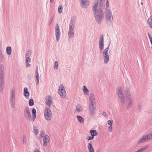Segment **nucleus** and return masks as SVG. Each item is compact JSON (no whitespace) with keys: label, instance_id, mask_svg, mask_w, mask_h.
Listing matches in <instances>:
<instances>
[{"label":"nucleus","instance_id":"13d9d810","mask_svg":"<svg viewBox=\"0 0 152 152\" xmlns=\"http://www.w3.org/2000/svg\"><path fill=\"white\" fill-rule=\"evenodd\" d=\"M151 125H152V123L151 124Z\"/></svg>","mask_w":152,"mask_h":152},{"label":"nucleus","instance_id":"2eb2a0df","mask_svg":"<svg viewBox=\"0 0 152 152\" xmlns=\"http://www.w3.org/2000/svg\"><path fill=\"white\" fill-rule=\"evenodd\" d=\"M75 17H74L71 18L69 25V28H74L75 22Z\"/></svg>","mask_w":152,"mask_h":152},{"label":"nucleus","instance_id":"412c9836","mask_svg":"<svg viewBox=\"0 0 152 152\" xmlns=\"http://www.w3.org/2000/svg\"><path fill=\"white\" fill-rule=\"evenodd\" d=\"M87 147L88 150V152H94V150L93 148L92 145L91 143H88Z\"/></svg>","mask_w":152,"mask_h":152},{"label":"nucleus","instance_id":"5701e85b","mask_svg":"<svg viewBox=\"0 0 152 152\" xmlns=\"http://www.w3.org/2000/svg\"><path fill=\"white\" fill-rule=\"evenodd\" d=\"M23 95L26 97L29 96V93L28 90V88L26 87H25L24 89Z\"/></svg>","mask_w":152,"mask_h":152},{"label":"nucleus","instance_id":"6e6552de","mask_svg":"<svg viewBox=\"0 0 152 152\" xmlns=\"http://www.w3.org/2000/svg\"><path fill=\"white\" fill-rule=\"evenodd\" d=\"M24 115L25 118L31 119V114L29 111V109L28 107H26L24 110Z\"/></svg>","mask_w":152,"mask_h":152},{"label":"nucleus","instance_id":"bb28decb","mask_svg":"<svg viewBox=\"0 0 152 152\" xmlns=\"http://www.w3.org/2000/svg\"><path fill=\"white\" fill-rule=\"evenodd\" d=\"M83 90L84 92V94L85 95H88L89 91L88 90L86 86H83Z\"/></svg>","mask_w":152,"mask_h":152},{"label":"nucleus","instance_id":"9d476101","mask_svg":"<svg viewBox=\"0 0 152 152\" xmlns=\"http://www.w3.org/2000/svg\"><path fill=\"white\" fill-rule=\"evenodd\" d=\"M80 3L81 6L83 8H86L89 6V1L88 0H81Z\"/></svg>","mask_w":152,"mask_h":152},{"label":"nucleus","instance_id":"2f4dec72","mask_svg":"<svg viewBox=\"0 0 152 152\" xmlns=\"http://www.w3.org/2000/svg\"><path fill=\"white\" fill-rule=\"evenodd\" d=\"M29 105L30 106H32L34 105V100L32 99H30L28 102Z\"/></svg>","mask_w":152,"mask_h":152},{"label":"nucleus","instance_id":"3c124183","mask_svg":"<svg viewBox=\"0 0 152 152\" xmlns=\"http://www.w3.org/2000/svg\"><path fill=\"white\" fill-rule=\"evenodd\" d=\"M102 114L103 116H104L105 117H106V116L107 115V114L105 113V112H103Z\"/></svg>","mask_w":152,"mask_h":152},{"label":"nucleus","instance_id":"393cba45","mask_svg":"<svg viewBox=\"0 0 152 152\" xmlns=\"http://www.w3.org/2000/svg\"><path fill=\"white\" fill-rule=\"evenodd\" d=\"M36 111L35 109L33 108L32 110V120L34 121L36 118Z\"/></svg>","mask_w":152,"mask_h":152},{"label":"nucleus","instance_id":"e433bc0d","mask_svg":"<svg viewBox=\"0 0 152 152\" xmlns=\"http://www.w3.org/2000/svg\"><path fill=\"white\" fill-rule=\"evenodd\" d=\"M147 147H146L141 148L137 151H136L137 152H142V151L145 150V149H147Z\"/></svg>","mask_w":152,"mask_h":152},{"label":"nucleus","instance_id":"37998d69","mask_svg":"<svg viewBox=\"0 0 152 152\" xmlns=\"http://www.w3.org/2000/svg\"><path fill=\"white\" fill-rule=\"evenodd\" d=\"M148 136V139H150L152 138V134L151 133L148 134V135H146Z\"/></svg>","mask_w":152,"mask_h":152},{"label":"nucleus","instance_id":"bf43d9fd","mask_svg":"<svg viewBox=\"0 0 152 152\" xmlns=\"http://www.w3.org/2000/svg\"><path fill=\"white\" fill-rule=\"evenodd\" d=\"M52 1V0H50V1Z\"/></svg>","mask_w":152,"mask_h":152},{"label":"nucleus","instance_id":"8fccbe9b","mask_svg":"<svg viewBox=\"0 0 152 152\" xmlns=\"http://www.w3.org/2000/svg\"><path fill=\"white\" fill-rule=\"evenodd\" d=\"M110 132H111L112 131V126H110V127H109L108 128Z\"/></svg>","mask_w":152,"mask_h":152},{"label":"nucleus","instance_id":"7c9ffc66","mask_svg":"<svg viewBox=\"0 0 152 152\" xmlns=\"http://www.w3.org/2000/svg\"><path fill=\"white\" fill-rule=\"evenodd\" d=\"M77 118L78 120L79 121L80 123L83 122L84 119L82 117H81V116H79V115H77Z\"/></svg>","mask_w":152,"mask_h":152},{"label":"nucleus","instance_id":"a18cd8bd","mask_svg":"<svg viewBox=\"0 0 152 152\" xmlns=\"http://www.w3.org/2000/svg\"><path fill=\"white\" fill-rule=\"evenodd\" d=\"M148 37L149 38V39L150 40V41H151V43L152 45V38L151 37L150 35L148 33Z\"/></svg>","mask_w":152,"mask_h":152},{"label":"nucleus","instance_id":"c03bdc74","mask_svg":"<svg viewBox=\"0 0 152 152\" xmlns=\"http://www.w3.org/2000/svg\"><path fill=\"white\" fill-rule=\"evenodd\" d=\"M30 57H26V62H30L31 59L29 58Z\"/></svg>","mask_w":152,"mask_h":152},{"label":"nucleus","instance_id":"39448f33","mask_svg":"<svg viewBox=\"0 0 152 152\" xmlns=\"http://www.w3.org/2000/svg\"><path fill=\"white\" fill-rule=\"evenodd\" d=\"M44 116L46 119L50 121L51 119L52 116V112L50 109L48 107H46L45 110Z\"/></svg>","mask_w":152,"mask_h":152},{"label":"nucleus","instance_id":"b1692460","mask_svg":"<svg viewBox=\"0 0 152 152\" xmlns=\"http://www.w3.org/2000/svg\"><path fill=\"white\" fill-rule=\"evenodd\" d=\"M12 48L10 47L7 46L6 48V52L7 54L8 55H10L12 53Z\"/></svg>","mask_w":152,"mask_h":152},{"label":"nucleus","instance_id":"f03ea898","mask_svg":"<svg viewBox=\"0 0 152 152\" xmlns=\"http://www.w3.org/2000/svg\"><path fill=\"white\" fill-rule=\"evenodd\" d=\"M4 66L2 64L0 65V92H2L4 88Z\"/></svg>","mask_w":152,"mask_h":152},{"label":"nucleus","instance_id":"f257e3e1","mask_svg":"<svg viewBox=\"0 0 152 152\" xmlns=\"http://www.w3.org/2000/svg\"><path fill=\"white\" fill-rule=\"evenodd\" d=\"M105 0H97L92 7L93 14L96 22L98 24L101 23L104 18V14L106 22L111 23L113 19L112 13L109 9H105L104 13L103 10L105 8Z\"/></svg>","mask_w":152,"mask_h":152},{"label":"nucleus","instance_id":"4c0bfd02","mask_svg":"<svg viewBox=\"0 0 152 152\" xmlns=\"http://www.w3.org/2000/svg\"><path fill=\"white\" fill-rule=\"evenodd\" d=\"M31 55V52L30 50L28 51L26 53V57H30Z\"/></svg>","mask_w":152,"mask_h":152},{"label":"nucleus","instance_id":"aec40b11","mask_svg":"<svg viewBox=\"0 0 152 152\" xmlns=\"http://www.w3.org/2000/svg\"><path fill=\"white\" fill-rule=\"evenodd\" d=\"M74 28H69L68 35L70 37H72L74 36Z\"/></svg>","mask_w":152,"mask_h":152},{"label":"nucleus","instance_id":"c756f323","mask_svg":"<svg viewBox=\"0 0 152 152\" xmlns=\"http://www.w3.org/2000/svg\"><path fill=\"white\" fill-rule=\"evenodd\" d=\"M110 43L109 44L107 47L104 50L103 52V55L108 54V52L109 50V47L110 45Z\"/></svg>","mask_w":152,"mask_h":152},{"label":"nucleus","instance_id":"ddd939ff","mask_svg":"<svg viewBox=\"0 0 152 152\" xmlns=\"http://www.w3.org/2000/svg\"><path fill=\"white\" fill-rule=\"evenodd\" d=\"M50 137L48 135H46L43 138V146L45 148L46 147L49 142Z\"/></svg>","mask_w":152,"mask_h":152},{"label":"nucleus","instance_id":"473e14b6","mask_svg":"<svg viewBox=\"0 0 152 152\" xmlns=\"http://www.w3.org/2000/svg\"><path fill=\"white\" fill-rule=\"evenodd\" d=\"M63 8L62 5H60L58 7V12L59 13H61L62 12Z\"/></svg>","mask_w":152,"mask_h":152},{"label":"nucleus","instance_id":"603ef678","mask_svg":"<svg viewBox=\"0 0 152 152\" xmlns=\"http://www.w3.org/2000/svg\"><path fill=\"white\" fill-rule=\"evenodd\" d=\"M34 152H41L38 149H35L34 150Z\"/></svg>","mask_w":152,"mask_h":152},{"label":"nucleus","instance_id":"6ab92c4d","mask_svg":"<svg viewBox=\"0 0 152 152\" xmlns=\"http://www.w3.org/2000/svg\"><path fill=\"white\" fill-rule=\"evenodd\" d=\"M125 94L126 98H132L129 90L128 88H126L125 90Z\"/></svg>","mask_w":152,"mask_h":152},{"label":"nucleus","instance_id":"423d86ee","mask_svg":"<svg viewBox=\"0 0 152 152\" xmlns=\"http://www.w3.org/2000/svg\"><path fill=\"white\" fill-rule=\"evenodd\" d=\"M58 93L62 98H64L66 96V92L63 85H60L59 87Z\"/></svg>","mask_w":152,"mask_h":152},{"label":"nucleus","instance_id":"a211bd4d","mask_svg":"<svg viewBox=\"0 0 152 152\" xmlns=\"http://www.w3.org/2000/svg\"><path fill=\"white\" fill-rule=\"evenodd\" d=\"M35 73V77L36 78V80L35 81L36 82V84L37 85H38L39 83V75L38 72V67H37L36 69Z\"/></svg>","mask_w":152,"mask_h":152},{"label":"nucleus","instance_id":"a19ab883","mask_svg":"<svg viewBox=\"0 0 152 152\" xmlns=\"http://www.w3.org/2000/svg\"><path fill=\"white\" fill-rule=\"evenodd\" d=\"M94 138V137L92 136H89L87 138V139L88 141L90 140H93Z\"/></svg>","mask_w":152,"mask_h":152},{"label":"nucleus","instance_id":"ea45409f","mask_svg":"<svg viewBox=\"0 0 152 152\" xmlns=\"http://www.w3.org/2000/svg\"><path fill=\"white\" fill-rule=\"evenodd\" d=\"M142 109V107L140 104H139L137 110L139 111H141Z\"/></svg>","mask_w":152,"mask_h":152},{"label":"nucleus","instance_id":"de8ad7c7","mask_svg":"<svg viewBox=\"0 0 152 152\" xmlns=\"http://www.w3.org/2000/svg\"><path fill=\"white\" fill-rule=\"evenodd\" d=\"M3 57L2 52L1 50V48H0V58H2Z\"/></svg>","mask_w":152,"mask_h":152},{"label":"nucleus","instance_id":"dca6fc26","mask_svg":"<svg viewBox=\"0 0 152 152\" xmlns=\"http://www.w3.org/2000/svg\"><path fill=\"white\" fill-rule=\"evenodd\" d=\"M95 106L89 107V111L90 115L92 116L95 115L96 112Z\"/></svg>","mask_w":152,"mask_h":152},{"label":"nucleus","instance_id":"f704fd0d","mask_svg":"<svg viewBox=\"0 0 152 152\" xmlns=\"http://www.w3.org/2000/svg\"><path fill=\"white\" fill-rule=\"evenodd\" d=\"M58 62L57 61H55L54 62V69L57 70L58 69Z\"/></svg>","mask_w":152,"mask_h":152},{"label":"nucleus","instance_id":"58836bf2","mask_svg":"<svg viewBox=\"0 0 152 152\" xmlns=\"http://www.w3.org/2000/svg\"><path fill=\"white\" fill-rule=\"evenodd\" d=\"M26 136L24 135L23 138V143L24 144H26Z\"/></svg>","mask_w":152,"mask_h":152},{"label":"nucleus","instance_id":"9b49d317","mask_svg":"<svg viewBox=\"0 0 152 152\" xmlns=\"http://www.w3.org/2000/svg\"><path fill=\"white\" fill-rule=\"evenodd\" d=\"M100 40L99 42V45L100 50L102 51L104 48V38L103 35L100 38Z\"/></svg>","mask_w":152,"mask_h":152},{"label":"nucleus","instance_id":"f3484780","mask_svg":"<svg viewBox=\"0 0 152 152\" xmlns=\"http://www.w3.org/2000/svg\"><path fill=\"white\" fill-rule=\"evenodd\" d=\"M45 103L49 107L50 106L51 103V98L49 96H47L45 98Z\"/></svg>","mask_w":152,"mask_h":152},{"label":"nucleus","instance_id":"49530a36","mask_svg":"<svg viewBox=\"0 0 152 152\" xmlns=\"http://www.w3.org/2000/svg\"><path fill=\"white\" fill-rule=\"evenodd\" d=\"M106 7L105 9H109L108 7L109 6V1L108 0H107L106 3Z\"/></svg>","mask_w":152,"mask_h":152},{"label":"nucleus","instance_id":"f8f14e48","mask_svg":"<svg viewBox=\"0 0 152 152\" xmlns=\"http://www.w3.org/2000/svg\"><path fill=\"white\" fill-rule=\"evenodd\" d=\"M126 105L127 108H130L132 105V98H129L126 99Z\"/></svg>","mask_w":152,"mask_h":152},{"label":"nucleus","instance_id":"cd10ccee","mask_svg":"<svg viewBox=\"0 0 152 152\" xmlns=\"http://www.w3.org/2000/svg\"><path fill=\"white\" fill-rule=\"evenodd\" d=\"M90 132L91 133V136H93L94 137V136H96L97 134V133L96 130H91L90 131Z\"/></svg>","mask_w":152,"mask_h":152},{"label":"nucleus","instance_id":"a878e982","mask_svg":"<svg viewBox=\"0 0 152 152\" xmlns=\"http://www.w3.org/2000/svg\"><path fill=\"white\" fill-rule=\"evenodd\" d=\"M147 22L149 27L152 28V16L150 17Z\"/></svg>","mask_w":152,"mask_h":152},{"label":"nucleus","instance_id":"4be33fe9","mask_svg":"<svg viewBox=\"0 0 152 152\" xmlns=\"http://www.w3.org/2000/svg\"><path fill=\"white\" fill-rule=\"evenodd\" d=\"M103 59L104 63L105 64L107 63L109 59V55L106 54L103 55Z\"/></svg>","mask_w":152,"mask_h":152},{"label":"nucleus","instance_id":"79ce46f5","mask_svg":"<svg viewBox=\"0 0 152 152\" xmlns=\"http://www.w3.org/2000/svg\"><path fill=\"white\" fill-rule=\"evenodd\" d=\"M113 121L112 120H109L107 121L108 124L110 126H112L113 124Z\"/></svg>","mask_w":152,"mask_h":152},{"label":"nucleus","instance_id":"4d7b16f0","mask_svg":"<svg viewBox=\"0 0 152 152\" xmlns=\"http://www.w3.org/2000/svg\"><path fill=\"white\" fill-rule=\"evenodd\" d=\"M141 4H142L143 3H142V2H141Z\"/></svg>","mask_w":152,"mask_h":152},{"label":"nucleus","instance_id":"1a4fd4ad","mask_svg":"<svg viewBox=\"0 0 152 152\" xmlns=\"http://www.w3.org/2000/svg\"><path fill=\"white\" fill-rule=\"evenodd\" d=\"M55 32L56 41L57 42H58L60 39L61 33L59 28V26L58 23L56 24L55 27Z\"/></svg>","mask_w":152,"mask_h":152},{"label":"nucleus","instance_id":"20e7f679","mask_svg":"<svg viewBox=\"0 0 152 152\" xmlns=\"http://www.w3.org/2000/svg\"><path fill=\"white\" fill-rule=\"evenodd\" d=\"M10 102L12 107V108L15 107V89H12L10 92Z\"/></svg>","mask_w":152,"mask_h":152},{"label":"nucleus","instance_id":"09e8293b","mask_svg":"<svg viewBox=\"0 0 152 152\" xmlns=\"http://www.w3.org/2000/svg\"><path fill=\"white\" fill-rule=\"evenodd\" d=\"M29 62H26V66L27 67H28L30 66V64L28 63Z\"/></svg>","mask_w":152,"mask_h":152},{"label":"nucleus","instance_id":"72a5a7b5","mask_svg":"<svg viewBox=\"0 0 152 152\" xmlns=\"http://www.w3.org/2000/svg\"><path fill=\"white\" fill-rule=\"evenodd\" d=\"M34 130L35 133L36 135H37L39 133V131L38 129H37V127L36 126H33Z\"/></svg>","mask_w":152,"mask_h":152},{"label":"nucleus","instance_id":"c9c22d12","mask_svg":"<svg viewBox=\"0 0 152 152\" xmlns=\"http://www.w3.org/2000/svg\"><path fill=\"white\" fill-rule=\"evenodd\" d=\"M45 135V132L44 131L42 130L41 131L40 136L39 137L40 139H41L42 137H43Z\"/></svg>","mask_w":152,"mask_h":152},{"label":"nucleus","instance_id":"c85d7f7f","mask_svg":"<svg viewBox=\"0 0 152 152\" xmlns=\"http://www.w3.org/2000/svg\"><path fill=\"white\" fill-rule=\"evenodd\" d=\"M82 110V107L80 104H78L76 107V110L77 112H80Z\"/></svg>","mask_w":152,"mask_h":152},{"label":"nucleus","instance_id":"6e6d98bb","mask_svg":"<svg viewBox=\"0 0 152 152\" xmlns=\"http://www.w3.org/2000/svg\"><path fill=\"white\" fill-rule=\"evenodd\" d=\"M30 77V76H29V75H28V78H29V77Z\"/></svg>","mask_w":152,"mask_h":152},{"label":"nucleus","instance_id":"0eeeda50","mask_svg":"<svg viewBox=\"0 0 152 152\" xmlns=\"http://www.w3.org/2000/svg\"><path fill=\"white\" fill-rule=\"evenodd\" d=\"M96 101L95 98L93 94L91 93L89 97V107L95 106Z\"/></svg>","mask_w":152,"mask_h":152},{"label":"nucleus","instance_id":"5fc2aeb1","mask_svg":"<svg viewBox=\"0 0 152 152\" xmlns=\"http://www.w3.org/2000/svg\"><path fill=\"white\" fill-rule=\"evenodd\" d=\"M1 44H2V41H1V39H0V48H1V45H2Z\"/></svg>","mask_w":152,"mask_h":152},{"label":"nucleus","instance_id":"7ed1b4c3","mask_svg":"<svg viewBox=\"0 0 152 152\" xmlns=\"http://www.w3.org/2000/svg\"><path fill=\"white\" fill-rule=\"evenodd\" d=\"M116 92L120 99L121 103L124 104L126 103V100L124 96V94L121 87L118 88L116 90Z\"/></svg>","mask_w":152,"mask_h":152},{"label":"nucleus","instance_id":"864d4df0","mask_svg":"<svg viewBox=\"0 0 152 152\" xmlns=\"http://www.w3.org/2000/svg\"><path fill=\"white\" fill-rule=\"evenodd\" d=\"M52 20H53V18H52L50 20V21L49 22V25H50L52 22Z\"/></svg>","mask_w":152,"mask_h":152},{"label":"nucleus","instance_id":"4468645a","mask_svg":"<svg viewBox=\"0 0 152 152\" xmlns=\"http://www.w3.org/2000/svg\"><path fill=\"white\" fill-rule=\"evenodd\" d=\"M148 140V136L146 135H145L142 138H141L139 140L137 143L138 144L142 143Z\"/></svg>","mask_w":152,"mask_h":152}]
</instances>
